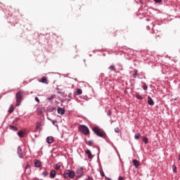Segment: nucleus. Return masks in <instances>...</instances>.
Instances as JSON below:
<instances>
[{
	"instance_id": "13",
	"label": "nucleus",
	"mask_w": 180,
	"mask_h": 180,
	"mask_svg": "<svg viewBox=\"0 0 180 180\" xmlns=\"http://www.w3.org/2000/svg\"><path fill=\"white\" fill-rule=\"evenodd\" d=\"M132 77L133 78H137V77H139V70H134Z\"/></svg>"
},
{
	"instance_id": "1",
	"label": "nucleus",
	"mask_w": 180,
	"mask_h": 180,
	"mask_svg": "<svg viewBox=\"0 0 180 180\" xmlns=\"http://www.w3.org/2000/svg\"><path fill=\"white\" fill-rule=\"evenodd\" d=\"M25 96V91L23 90H19L15 94L16 106H20V102L23 101V96Z\"/></svg>"
},
{
	"instance_id": "3",
	"label": "nucleus",
	"mask_w": 180,
	"mask_h": 180,
	"mask_svg": "<svg viewBox=\"0 0 180 180\" xmlns=\"http://www.w3.org/2000/svg\"><path fill=\"white\" fill-rule=\"evenodd\" d=\"M93 131L98 136V137H105L106 134L103 130L99 129V127H94L93 128Z\"/></svg>"
},
{
	"instance_id": "25",
	"label": "nucleus",
	"mask_w": 180,
	"mask_h": 180,
	"mask_svg": "<svg viewBox=\"0 0 180 180\" xmlns=\"http://www.w3.org/2000/svg\"><path fill=\"white\" fill-rule=\"evenodd\" d=\"M61 168V166L58 164H56V166H55V169H60Z\"/></svg>"
},
{
	"instance_id": "28",
	"label": "nucleus",
	"mask_w": 180,
	"mask_h": 180,
	"mask_svg": "<svg viewBox=\"0 0 180 180\" xmlns=\"http://www.w3.org/2000/svg\"><path fill=\"white\" fill-rule=\"evenodd\" d=\"M92 141H89L86 142V144H88L89 146H92Z\"/></svg>"
},
{
	"instance_id": "27",
	"label": "nucleus",
	"mask_w": 180,
	"mask_h": 180,
	"mask_svg": "<svg viewBox=\"0 0 180 180\" xmlns=\"http://www.w3.org/2000/svg\"><path fill=\"white\" fill-rule=\"evenodd\" d=\"M42 175L44 176H47V175H49V172H47V171H44L43 173H42Z\"/></svg>"
},
{
	"instance_id": "6",
	"label": "nucleus",
	"mask_w": 180,
	"mask_h": 180,
	"mask_svg": "<svg viewBox=\"0 0 180 180\" xmlns=\"http://www.w3.org/2000/svg\"><path fill=\"white\" fill-rule=\"evenodd\" d=\"M17 151H18V154L20 158H23V155L22 153V148H20V146H18L17 148Z\"/></svg>"
},
{
	"instance_id": "24",
	"label": "nucleus",
	"mask_w": 180,
	"mask_h": 180,
	"mask_svg": "<svg viewBox=\"0 0 180 180\" xmlns=\"http://www.w3.org/2000/svg\"><path fill=\"white\" fill-rule=\"evenodd\" d=\"M136 99H139V100L143 99V96H140V94H136Z\"/></svg>"
},
{
	"instance_id": "22",
	"label": "nucleus",
	"mask_w": 180,
	"mask_h": 180,
	"mask_svg": "<svg viewBox=\"0 0 180 180\" xmlns=\"http://www.w3.org/2000/svg\"><path fill=\"white\" fill-rule=\"evenodd\" d=\"M40 126H41V124H40V122H37L36 124V129L37 130H39L40 129Z\"/></svg>"
},
{
	"instance_id": "37",
	"label": "nucleus",
	"mask_w": 180,
	"mask_h": 180,
	"mask_svg": "<svg viewBox=\"0 0 180 180\" xmlns=\"http://www.w3.org/2000/svg\"><path fill=\"white\" fill-rule=\"evenodd\" d=\"M55 122H56V121H53V124H54Z\"/></svg>"
},
{
	"instance_id": "18",
	"label": "nucleus",
	"mask_w": 180,
	"mask_h": 180,
	"mask_svg": "<svg viewBox=\"0 0 180 180\" xmlns=\"http://www.w3.org/2000/svg\"><path fill=\"white\" fill-rule=\"evenodd\" d=\"M142 140L145 144H148V138H147V136L142 137Z\"/></svg>"
},
{
	"instance_id": "12",
	"label": "nucleus",
	"mask_w": 180,
	"mask_h": 180,
	"mask_svg": "<svg viewBox=\"0 0 180 180\" xmlns=\"http://www.w3.org/2000/svg\"><path fill=\"white\" fill-rule=\"evenodd\" d=\"M58 113L59 115H64L65 113V110L61 108H58Z\"/></svg>"
},
{
	"instance_id": "29",
	"label": "nucleus",
	"mask_w": 180,
	"mask_h": 180,
	"mask_svg": "<svg viewBox=\"0 0 180 180\" xmlns=\"http://www.w3.org/2000/svg\"><path fill=\"white\" fill-rule=\"evenodd\" d=\"M119 131H120V129H119V128H115V133H119Z\"/></svg>"
},
{
	"instance_id": "32",
	"label": "nucleus",
	"mask_w": 180,
	"mask_h": 180,
	"mask_svg": "<svg viewBox=\"0 0 180 180\" xmlns=\"http://www.w3.org/2000/svg\"><path fill=\"white\" fill-rule=\"evenodd\" d=\"M119 180H124V178H123L122 176H120Z\"/></svg>"
},
{
	"instance_id": "10",
	"label": "nucleus",
	"mask_w": 180,
	"mask_h": 180,
	"mask_svg": "<svg viewBox=\"0 0 180 180\" xmlns=\"http://www.w3.org/2000/svg\"><path fill=\"white\" fill-rule=\"evenodd\" d=\"M53 141H54V139L53 138V136H49L46 138V143H48L49 144H51Z\"/></svg>"
},
{
	"instance_id": "5",
	"label": "nucleus",
	"mask_w": 180,
	"mask_h": 180,
	"mask_svg": "<svg viewBox=\"0 0 180 180\" xmlns=\"http://www.w3.org/2000/svg\"><path fill=\"white\" fill-rule=\"evenodd\" d=\"M76 172L77 174V178H81V176H82V174H84V169H82V167H79Z\"/></svg>"
},
{
	"instance_id": "36",
	"label": "nucleus",
	"mask_w": 180,
	"mask_h": 180,
	"mask_svg": "<svg viewBox=\"0 0 180 180\" xmlns=\"http://www.w3.org/2000/svg\"><path fill=\"white\" fill-rule=\"evenodd\" d=\"M68 96H69V98H70V96H71V94H70L68 95Z\"/></svg>"
},
{
	"instance_id": "4",
	"label": "nucleus",
	"mask_w": 180,
	"mask_h": 180,
	"mask_svg": "<svg viewBox=\"0 0 180 180\" xmlns=\"http://www.w3.org/2000/svg\"><path fill=\"white\" fill-rule=\"evenodd\" d=\"M79 130L81 131V133L85 134V136H87V134L89 133V129H88V127L85 125H79Z\"/></svg>"
},
{
	"instance_id": "26",
	"label": "nucleus",
	"mask_w": 180,
	"mask_h": 180,
	"mask_svg": "<svg viewBox=\"0 0 180 180\" xmlns=\"http://www.w3.org/2000/svg\"><path fill=\"white\" fill-rule=\"evenodd\" d=\"M143 88L144 91H147V89H148V86H147V84H144L143 86Z\"/></svg>"
},
{
	"instance_id": "21",
	"label": "nucleus",
	"mask_w": 180,
	"mask_h": 180,
	"mask_svg": "<svg viewBox=\"0 0 180 180\" xmlns=\"http://www.w3.org/2000/svg\"><path fill=\"white\" fill-rule=\"evenodd\" d=\"M13 110H15V108L13 107V105H11L8 112L9 113H12L13 112Z\"/></svg>"
},
{
	"instance_id": "9",
	"label": "nucleus",
	"mask_w": 180,
	"mask_h": 180,
	"mask_svg": "<svg viewBox=\"0 0 180 180\" xmlns=\"http://www.w3.org/2000/svg\"><path fill=\"white\" fill-rule=\"evenodd\" d=\"M148 105H150V106H153L154 105V101L150 96H148Z\"/></svg>"
},
{
	"instance_id": "20",
	"label": "nucleus",
	"mask_w": 180,
	"mask_h": 180,
	"mask_svg": "<svg viewBox=\"0 0 180 180\" xmlns=\"http://www.w3.org/2000/svg\"><path fill=\"white\" fill-rule=\"evenodd\" d=\"M10 130H13V131H18V128L13 125H10Z\"/></svg>"
},
{
	"instance_id": "7",
	"label": "nucleus",
	"mask_w": 180,
	"mask_h": 180,
	"mask_svg": "<svg viewBox=\"0 0 180 180\" xmlns=\"http://www.w3.org/2000/svg\"><path fill=\"white\" fill-rule=\"evenodd\" d=\"M34 164L36 168H40V167H41V162H40L39 160H36Z\"/></svg>"
},
{
	"instance_id": "17",
	"label": "nucleus",
	"mask_w": 180,
	"mask_h": 180,
	"mask_svg": "<svg viewBox=\"0 0 180 180\" xmlns=\"http://www.w3.org/2000/svg\"><path fill=\"white\" fill-rule=\"evenodd\" d=\"M18 136H19V137H24L25 136V132H23V131H19L18 132Z\"/></svg>"
},
{
	"instance_id": "19",
	"label": "nucleus",
	"mask_w": 180,
	"mask_h": 180,
	"mask_svg": "<svg viewBox=\"0 0 180 180\" xmlns=\"http://www.w3.org/2000/svg\"><path fill=\"white\" fill-rule=\"evenodd\" d=\"M75 94H76V95H82V89H77Z\"/></svg>"
},
{
	"instance_id": "33",
	"label": "nucleus",
	"mask_w": 180,
	"mask_h": 180,
	"mask_svg": "<svg viewBox=\"0 0 180 180\" xmlns=\"http://www.w3.org/2000/svg\"><path fill=\"white\" fill-rule=\"evenodd\" d=\"M161 1H162V0H155V2L160 3V2H161Z\"/></svg>"
},
{
	"instance_id": "8",
	"label": "nucleus",
	"mask_w": 180,
	"mask_h": 180,
	"mask_svg": "<svg viewBox=\"0 0 180 180\" xmlns=\"http://www.w3.org/2000/svg\"><path fill=\"white\" fill-rule=\"evenodd\" d=\"M132 162L135 168H139V167H140V162H139V160L134 159V160H132Z\"/></svg>"
},
{
	"instance_id": "34",
	"label": "nucleus",
	"mask_w": 180,
	"mask_h": 180,
	"mask_svg": "<svg viewBox=\"0 0 180 180\" xmlns=\"http://www.w3.org/2000/svg\"><path fill=\"white\" fill-rule=\"evenodd\" d=\"M174 172H176V167H174V169H173Z\"/></svg>"
},
{
	"instance_id": "14",
	"label": "nucleus",
	"mask_w": 180,
	"mask_h": 180,
	"mask_svg": "<svg viewBox=\"0 0 180 180\" xmlns=\"http://www.w3.org/2000/svg\"><path fill=\"white\" fill-rule=\"evenodd\" d=\"M50 178H56V170H51L50 172Z\"/></svg>"
},
{
	"instance_id": "23",
	"label": "nucleus",
	"mask_w": 180,
	"mask_h": 180,
	"mask_svg": "<svg viewBox=\"0 0 180 180\" xmlns=\"http://www.w3.org/2000/svg\"><path fill=\"white\" fill-rule=\"evenodd\" d=\"M134 139L136 140H139L140 139V134H136L134 136Z\"/></svg>"
},
{
	"instance_id": "16",
	"label": "nucleus",
	"mask_w": 180,
	"mask_h": 180,
	"mask_svg": "<svg viewBox=\"0 0 180 180\" xmlns=\"http://www.w3.org/2000/svg\"><path fill=\"white\" fill-rule=\"evenodd\" d=\"M108 70L110 71H116V67H115V65H112L108 68Z\"/></svg>"
},
{
	"instance_id": "11",
	"label": "nucleus",
	"mask_w": 180,
	"mask_h": 180,
	"mask_svg": "<svg viewBox=\"0 0 180 180\" xmlns=\"http://www.w3.org/2000/svg\"><path fill=\"white\" fill-rule=\"evenodd\" d=\"M39 82H42V84H49L47 78H46L44 76L41 77V80H39Z\"/></svg>"
},
{
	"instance_id": "31",
	"label": "nucleus",
	"mask_w": 180,
	"mask_h": 180,
	"mask_svg": "<svg viewBox=\"0 0 180 180\" xmlns=\"http://www.w3.org/2000/svg\"><path fill=\"white\" fill-rule=\"evenodd\" d=\"M101 176H105V173L101 171Z\"/></svg>"
},
{
	"instance_id": "30",
	"label": "nucleus",
	"mask_w": 180,
	"mask_h": 180,
	"mask_svg": "<svg viewBox=\"0 0 180 180\" xmlns=\"http://www.w3.org/2000/svg\"><path fill=\"white\" fill-rule=\"evenodd\" d=\"M34 100L36 101V102H40V100L37 97H35Z\"/></svg>"
},
{
	"instance_id": "2",
	"label": "nucleus",
	"mask_w": 180,
	"mask_h": 180,
	"mask_svg": "<svg viewBox=\"0 0 180 180\" xmlns=\"http://www.w3.org/2000/svg\"><path fill=\"white\" fill-rule=\"evenodd\" d=\"M75 177V172L70 169H67L63 173V178L67 179V178H70V179H74Z\"/></svg>"
},
{
	"instance_id": "35",
	"label": "nucleus",
	"mask_w": 180,
	"mask_h": 180,
	"mask_svg": "<svg viewBox=\"0 0 180 180\" xmlns=\"http://www.w3.org/2000/svg\"><path fill=\"white\" fill-rule=\"evenodd\" d=\"M27 168H29V165H27V166H26V169H27Z\"/></svg>"
},
{
	"instance_id": "15",
	"label": "nucleus",
	"mask_w": 180,
	"mask_h": 180,
	"mask_svg": "<svg viewBox=\"0 0 180 180\" xmlns=\"http://www.w3.org/2000/svg\"><path fill=\"white\" fill-rule=\"evenodd\" d=\"M85 153L88 155V158H92V153H91V150H87Z\"/></svg>"
}]
</instances>
